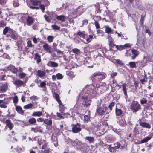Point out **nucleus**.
<instances>
[{
    "mask_svg": "<svg viewBox=\"0 0 153 153\" xmlns=\"http://www.w3.org/2000/svg\"><path fill=\"white\" fill-rule=\"evenodd\" d=\"M106 76V74L104 72H96L92 74L91 78L93 80L97 81H101L104 79Z\"/></svg>",
    "mask_w": 153,
    "mask_h": 153,
    "instance_id": "1",
    "label": "nucleus"
},
{
    "mask_svg": "<svg viewBox=\"0 0 153 153\" xmlns=\"http://www.w3.org/2000/svg\"><path fill=\"white\" fill-rule=\"evenodd\" d=\"M96 112L97 115L102 116L108 114L110 111H109L108 108L107 106H98L96 108Z\"/></svg>",
    "mask_w": 153,
    "mask_h": 153,
    "instance_id": "2",
    "label": "nucleus"
},
{
    "mask_svg": "<svg viewBox=\"0 0 153 153\" xmlns=\"http://www.w3.org/2000/svg\"><path fill=\"white\" fill-rule=\"evenodd\" d=\"M42 0H30L27 4L29 7L32 9H38V6L40 5Z\"/></svg>",
    "mask_w": 153,
    "mask_h": 153,
    "instance_id": "3",
    "label": "nucleus"
},
{
    "mask_svg": "<svg viewBox=\"0 0 153 153\" xmlns=\"http://www.w3.org/2000/svg\"><path fill=\"white\" fill-rule=\"evenodd\" d=\"M84 90L88 95H92L93 94H97L96 87L92 84L86 86Z\"/></svg>",
    "mask_w": 153,
    "mask_h": 153,
    "instance_id": "4",
    "label": "nucleus"
},
{
    "mask_svg": "<svg viewBox=\"0 0 153 153\" xmlns=\"http://www.w3.org/2000/svg\"><path fill=\"white\" fill-rule=\"evenodd\" d=\"M130 109L133 112L136 113L141 108L140 104L137 101H133L131 103Z\"/></svg>",
    "mask_w": 153,
    "mask_h": 153,
    "instance_id": "5",
    "label": "nucleus"
},
{
    "mask_svg": "<svg viewBox=\"0 0 153 153\" xmlns=\"http://www.w3.org/2000/svg\"><path fill=\"white\" fill-rule=\"evenodd\" d=\"M108 85L105 82L102 83L96 87L97 94H100L104 92L107 90Z\"/></svg>",
    "mask_w": 153,
    "mask_h": 153,
    "instance_id": "6",
    "label": "nucleus"
},
{
    "mask_svg": "<svg viewBox=\"0 0 153 153\" xmlns=\"http://www.w3.org/2000/svg\"><path fill=\"white\" fill-rule=\"evenodd\" d=\"M11 99L8 97L4 98L3 100H0V107L1 108H7V105L10 102Z\"/></svg>",
    "mask_w": 153,
    "mask_h": 153,
    "instance_id": "7",
    "label": "nucleus"
},
{
    "mask_svg": "<svg viewBox=\"0 0 153 153\" xmlns=\"http://www.w3.org/2000/svg\"><path fill=\"white\" fill-rule=\"evenodd\" d=\"M82 100L83 104L86 107H88L90 105L91 100L87 95H84L82 97Z\"/></svg>",
    "mask_w": 153,
    "mask_h": 153,
    "instance_id": "8",
    "label": "nucleus"
},
{
    "mask_svg": "<svg viewBox=\"0 0 153 153\" xmlns=\"http://www.w3.org/2000/svg\"><path fill=\"white\" fill-rule=\"evenodd\" d=\"M72 132L73 133H79L81 131L80 126L79 123H77L76 124L72 125Z\"/></svg>",
    "mask_w": 153,
    "mask_h": 153,
    "instance_id": "9",
    "label": "nucleus"
},
{
    "mask_svg": "<svg viewBox=\"0 0 153 153\" xmlns=\"http://www.w3.org/2000/svg\"><path fill=\"white\" fill-rule=\"evenodd\" d=\"M9 36H10L13 39L16 40L18 39L19 35L16 33V32L13 29L11 32H10V34H7L6 36V37H7Z\"/></svg>",
    "mask_w": 153,
    "mask_h": 153,
    "instance_id": "10",
    "label": "nucleus"
},
{
    "mask_svg": "<svg viewBox=\"0 0 153 153\" xmlns=\"http://www.w3.org/2000/svg\"><path fill=\"white\" fill-rule=\"evenodd\" d=\"M43 48L44 50L46 52L51 54V47L46 42L44 43L43 45Z\"/></svg>",
    "mask_w": 153,
    "mask_h": 153,
    "instance_id": "11",
    "label": "nucleus"
},
{
    "mask_svg": "<svg viewBox=\"0 0 153 153\" xmlns=\"http://www.w3.org/2000/svg\"><path fill=\"white\" fill-rule=\"evenodd\" d=\"M26 82L25 81L24 82L22 80L17 79L14 81L13 82V83L15 86L17 87H21L22 86L24 87L25 84L26 83Z\"/></svg>",
    "mask_w": 153,
    "mask_h": 153,
    "instance_id": "12",
    "label": "nucleus"
},
{
    "mask_svg": "<svg viewBox=\"0 0 153 153\" xmlns=\"http://www.w3.org/2000/svg\"><path fill=\"white\" fill-rule=\"evenodd\" d=\"M31 130L35 133L39 132L42 133L43 129L41 126H37L35 128H32Z\"/></svg>",
    "mask_w": 153,
    "mask_h": 153,
    "instance_id": "13",
    "label": "nucleus"
},
{
    "mask_svg": "<svg viewBox=\"0 0 153 153\" xmlns=\"http://www.w3.org/2000/svg\"><path fill=\"white\" fill-rule=\"evenodd\" d=\"M139 123L140 126L142 128H145L150 129L151 128V126L149 123L146 122H142L141 119L139 120Z\"/></svg>",
    "mask_w": 153,
    "mask_h": 153,
    "instance_id": "14",
    "label": "nucleus"
},
{
    "mask_svg": "<svg viewBox=\"0 0 153 153\" xmlns=\"http://www.w3.org/2000/svg\"><path fill=\"white\" fill-rule=\"evenodd\" d=\"M9 70L14 74H16L18 71L17 68H16L14 66L10 65L8 66Z\"/></svg>",
    "mask_w": 153,
    "mask_h": 153,
    "instance_id": "15",
    "label": "nucleus"
},
{
    "mask_svg": "<svg viewBox=\"0 0 153 153\" xmlns=\"http://www.w3.org/2000/svg\"><path fill=\"white\" fill-rule=\"evenodd\" d=\"M34 18L30 16H28L26 19V23L28 26H30L34 22Z\"/></svg>",
    "mask_w": 153,
    "mask_h": 153,
    "instance_id": "16",
    "label": "nucleus"
},
{
    "mask_svg": "<svg viewBox=\"0 0 153 153\" xmlns=\"http://www.w3.org/2000/svg\"><path fill=\"white\" fill-rule=\"evenodd\" d=\"M5 123L6 124V126L9 128L10 130H12L13 128V125L10 120L8 119L6 120L5 121Z\"/></svg>",
    "mask_w": 153,
    "mask_h": 153,
    "instance_id": "17",
    "label": "nucleus"
},
{
    "mask_svg": "<svg viewBox=\"0 0 153 153\" xmlns=\"http://www.w3.org/2000/svg\"><path fill=\"white\" fill-rule=\"evenodd\" d=\"M15 109L17 112L19 114L22 115H23L24 114V111L23 110L22 108L20 106H16Z\"/></svg>",
    "mask_w": 153,
    "mask_h": 153,
    "instance_id": "18",
    "label": "nucleus"
},
{
    "mask_svg": "<svg viewBox=\"0 0 153 153\" xmlns=\"http://www.w3.org/2000/svg\"><path fill=\"white\" fill-rule=\"evenodd\" d=\"M8 88V85L7 83L3 84L0 86V92H5Z\"/></svg>",
    "mask_w": 153,
    "mask_h": 153,
    "instance_id": "19",
    "label": "nucleus"
},
{
    "mask_svg": "<svg viewBox=\"0 0 153 153\" xmlns=\"http://www.w3.org/2000/svg\"><path fill=\"white\" fill-rule=\"evenodd\" d=\"M13 29L10 28V27L7 26L3 29V34L6 36L7 35V33H9V34L11 32Z\"/></svg>",
    "mask_w": 153,
    "mask_h": 153,
    "instance_id": "20",
    "label": "nucleus"
},
{
    "mask_svg": "<svg viewBox=\"0 0 153 153\" xmlns=\"http://www.w3.org/2000/svg\"><path fill=\"white\" fill-rule=\"evenodd\" d=\"M122 86V89L124 95L126 96V98L128 97V95L127 94V88L126 87L127 86V85L126 83H123Z\"/></svg>",
    "mask_w": 153,
    "mask_h": 153,
    "instance_id": "21",
    "label": "nucleus"
},
{
    "mask_svg": "<svg viewBox=\"0 0 153 153\" xmlns=\"http://www.w3.org/2000/svg\"><path fill=\"white\" fill-rule=\"evenodd\" d=\"M131 52L133 55L131 57V59H134L138 56L139 51L135 49H133L131 50Z\"/></svg>",
    "mask_w": 153,
    "mask_h": 153,
    "instance_id": "22",
    "label": "nucleus"
},
{
    "mask_svg": "<svg viewBox=\"0 0 153 153\" xmlns=\"http://www.w3.org/2000/svg\"><path fill=\"white\" fill-rule=\"evenodd\" d=\"M46 74L45 71L39 70L37 71V76L40 78H42L45 77Z\"/></svg>",
    "mask_w": 153,
    "mask_h": 153,
    "instance_id": "23",
    "label": "nucleus"
},
{
    "mask_svg": "<svg viewBox=\"0 0 153 153\" xmlns=\"http://www.w3.org/2000/svg\"><path fill=\"white\" fill-rule=\"evenodd\" d=\"M91 114L90 111H89V113L87 115H85L84 117V122L88 123L91 121Z\"/></svg>",
    "mask_w": 153,
    "mask_h": 153,
    "instance_id": "24",
    "label": "nucleus"
},
{
    "mask_svg": "<svg viewBox=\"0 0 153 153\" xmlns=\"http://www.w3.org/2000/svg\"><path fill=\"white\" fill-rule=\"evenodd\" d=\"M44 123L47 126H51L52 124V121L51 118L47 119L45 118L44 119Z\"/></svg>",
    "mask_w": 153,
    "mask_h": 153,
    "instance_id": "25",
    "label": "nucleus"
},
{
    "mask_svg": "<svg viewBox=\"0 0 153 153\" xmlns=\"http://www.w3.org/2000/svg\"><path fill=\"white\" fill-rule=\"evenodd\" d=\"M56 18L58 21H61V22H63L65 21V16L63 15L59 16L56 15Z\"/></svg>",
    "mask_w": 153,
    "mask_h": 153,
    "instance_id": "26",
    "label": "nucleus"
},
{
    "mask_svg": "<svg viewBox=\"0 0 153 153\" xmlns=\"http://www.w3.org/2000/svg\"><path fill=\"white\" fill-rule=\"evenodd\" d=\"M41 56L39 55L38 53H36L35 54L34 59L37 60L36 63L37 64H39L41 62Z\"/></svg>",
    "mask_w": 153,
    "mask_h": 153,
    "instance_id": "27",
    "label": "nucleus"
},
{
    "mask_svg": "<svg viewBox=\"0 0 153 153\" xmlns=\"http://www.w3.org/2000/svg\"><path fill=\"white\" fill-rule=\"evenodd\" d=\"M53 97L58 103H61L62 102L60 99L59 95L56 92H54Z\"/></svg>",
    "mask_w": 153,
    "mask_h": 153,
    "instance_id": "28",
    "label": "nucleus"
},
{
    "mask_svg": "<svg viewBox=\"0 0 153 153\" xmlns=\"http://www.w3.org/2000/svg\"><path fill=\"white\" fill-rule=\"evenodd\" d=\"M139 130L138 128V125L136 124L135 127L134 128L133 130V135L134 136H136L137 134H138Z\"/></svg>",
    "mask_w": 153,
    "mask_h": 153,
    "instance_id": "29",
    "label": "nucleus"
},
{
    "mask_svg": "<svg viewBox=\"0 0 153 153\" xmlns=\"http://www.w3.org/2000/svg\"><path fill=\"white\" fill-rule=\"evenodd\" d=\"M28 121L30 125H35L36 122V119L34 117L30 118Z\"/></svg>",
    "mask_w": 153,
    "mask_h": 153,
    "instance_id": "30",
    "label": "nucleus"
},
{
    "mask_svg": "<svg viewBox=\"0 0 153 153\" xmlns=\"http://www.w3.org/2000/svg\"><path fill=\"white\" fill-rule=\"evenodd\" d=\"M42 115V113L40 111L34 112L32 116L34 117H40Z\"/></svg>",
    "mask_w": 153,
    "mask_h": 153,
    "instance_id": "31",
    "label": "nucleus"
},
{
    "mask_svg": "<svg viewBox=\"0 0 153 153\" xmlns=\"http://www.w3.org/2000/svg\"><path fill=\"white\" fill-rule=\"evenodd\" d=\"M152 101L149 100L147 104L145 106V108L146 110H150L152 109L151 106L153 104H152Z\"/></svg>",
    "mask_w": 153,
    "mask_h": 153,
    "instance_id": "32",
    "label": "nucleus"
},
{
    "mask_svg": "<svg viewBox=\"0 0 153 153\" xmlns=\"http://www.w3.org/2000/svg\"><path fill=\"white\" fill-rule=\"evenodd\" d=\"M85 139L89 141L90 143H93L94 141V137L91 136H86L85 137Z\"/></svg>",
    "mask_w": 153,
    "mask_h": 153,
    "instance_id": "33",
    "label": "nucleus"
},
{
    "mask_svg": "<svg viewBox=\"0 0 153 153\" xmlns=\"http://www.w3.org/2000/svg\"><path fill=\"white\" fill-rule=\"evenodd\" d=\"M115 112L116 116H120L122 114L123 111L121 109L116 107L115 109Z\"/></svg>",
    "mask_w": 153,
    "mask_h": 153,
    "instance_id": "34",
    "label": "nucleus"
},
{
    "mask_svg": "<svg viewBox=\"0 0 153 153\" xmlns=\"http://www.w3.org/2000/svg\"><path fill=\"white\" fill-rule=\"evenodd\" d=\"M105 32L108 34L111 33L112 34L114 33L113 30L110 28L108 26L105 27Z\"/></svg>",
    "mask_w": 153,
    "mask_h": 153,
    "instance_id": "35",
    "label": "nucleus"
},
{
    "mask_svg": "<svg viewBox=\"0 0 153 153\" xmlns=\"http://www.w3.org/2000/svg\"><path fill=\"white\" fill-rule=\"evenodd\" d=\"M59 104V111L61 112V113H63L64 111L65 107L62 104V102H61V103Z\"/></svg>",
    "mask_w": 153,
    "mask_h": 153,
    "instance_id": "36",
    "label": "nucleus"
},
{
    "mask_svg": "<svg viewBox=\"0 0 153 153\" xmlns=\"http://www.w3.org/2000/svg\"><path fill=\"white\" fill-rule=\"evenodd\" d=\"M151 138V137L150 136H148L146 137L143 139L142 140L140 141V143H143L145 142H148V141L150 140Z\"/></svg>",
    "mask_w": 153,
    "mask_h": 153,
    "instance_id": "37",
    "label": "nucleus"
},
{
    "mask_svg": "<svg viewBox=\"0 0 153 153\" xmlns=\"http://www.w3.org/2000/svg\"><path fill=\"white\" fill-rule=\"evenodd\" d=\"M126 123L125 120L123 119H121L118 122L119 125L121 126L125 125Z\"/></svg>",
    "mask_w": 153,
    "mask_h": 153,
    "instance_id": "38",
    "label": "nucleus"
},
{
    "mask_svg": "<svg viewBox=\"0 0 153 153\" xmlns=\"http://www.w3.org/2000/svg\"><path fill=\"white\" fill-rule=\"evenodd\" d=\"M77 35L78 36L80 37L85 39V34L84 32L79 31L77 32Z\"/></svg>",
    "mask_w": 153,
    "mask_h": 153,
    "instance_id": "39",
    "label": "nucleus"
},
{
    "mask_svg": "<svg viewBox=\"0 0 153 153\" xmlns=\"http://www.w3.org/2000/svg\"><path fill=\"white\" fill-rule=\"evenodd\" d=\"M115 42L113 39H111L108 41V45L109 47H114V46H116V45L115 44Z\"/></svg>",
    "mask_w": 153,
    "mask_h": 153,
    "instance_id": "40",
    "label": "nucleus"
},
{
    "mask_svg": "<svg viewBox=\"0 0 153 153\" xmlns=\"http://www.w3.org/2000/svg\"><path fill=\"white\" fill-rule=\"evenodd\" d=\"M49 63L50 65V66L52 67H57L58 66V63L50 61Z\"/></svg>",
    "mask_w": 153,
    "mask_h": 153,
    "instance_id": "41",
    "label": "nucleus"
},
{
    "mask_svg": "<svg viewBox=\"0 0 153 153\" xmlns=\"http://www.w3.org/2000/svg\"><path fill=\"white\" fill-rule=\"evenodd\" d=\"M140 104L142 105H144L147 103V100L145 98H143L140 99Z\"/></svg>",
    "mask_w": 153,
    "mask_h": 153,
    "instance_id": "42",
    "label": "nucleus"
},
{
    "mask_svg": "<svg viewBox=\"0 0 153 153\" xmlns=\"http://www.w3.org/2000/svg\"><path fill=\"white\" fill-rule=\"evenodd\" d=\"M7 25L6 22L4 20H2L0 21V27H3Z\"/></svg>",
    "mask_w": 153,
    "mask_h": 153,
    "instance_id": "43",
    "label": "nucleus"
},
{
    "mask_svg": "<svg viewBox=\"0 0 153 153\" xmlns=\"http://www.w3.org/2000/svg\"><path fill=\"white\" fill-rule=\"evenodd\" d=\"M33 105L32 103H29L27 104L24 106V108L26 109H29L32 108Z\"/></svg>",
    "mask_w": 153,
    "mask_h": 153,
    "instance_id": "44",
    "label": "nucleus"
},
{
    "mask_svg": "<svg viewBox=\"0 0 153 153\" xmlns=\"http://www.w3.org/2000/svg\"><path fill=\"white\" fill-rule=\"evenodd\" d=\"M116 63H117L118 65L123 66L124 65L123 63L122 62V61L120 60L119 59H117L115 60Z\"/></svg>",
    "mask_w": 153,
    "mask_h": 153,
    "instance_id": "45",
    "label": "nucleus"
},
{
    "mask_svg": "<svg viewBox=\"0 0 153 153\" xmlns=\"http://www.w3.org/2000/svg\"><path fill=\"white\" fill-rule=\"evenodd\" d=\"M129 65L131 68L136 67V64L135 62H131L129 63Z\"/></svg>",
    "mask_w": 153,
    "mask_h": 153,
    "instance_id": "46",
    "label": "nucleus"
},
{
    "mask_svg": "<svg viewBox=\"0 0 153 153\" xmlns=\"http://www.w3.org/2000/svg\"><path fill=\"white\" fill-rule=\"evenodd\" d=\"M44 18L45 19V20L48 22H50L51 20V19L48 16L46 15H44Z\"/></svg>",
    "mask_w": 153,
    "mask_h": 153,
    "instance_id": "47",
    "label": "nucleus"
},
{
    "mask_svg": "<svg viewBox=\"0 0 153 153\" xmlns=\"http://www.w3.org/2000/svg\"><path fill=\"white\" fill-rule=\"evenodd\" d=\"M116 47L117 50L120 51L124 49H125L124 48L123 45H116Z\"/></svg>",
    "mask_w": 153,
    "mask_h": 153,
    "instance_id": "48",
    "label": "nucleus"
},
{
    "mask_svg": "<svg viewBox=\"0 0 153 153\" xmlns=\"http://www.w3.org/2000/svg\"><path fill=\"white\" fill-rule=\"evenodd\" d=\"M18 101V99L17 96V95L15 96L13 98V102L15 106H16V105Z\"/></svg>",
    "mask_w": 153,
    "mask_h": 153,
    "instance_id": "49",
    "label": "nucleus"
},
{
    "mask_svg": "<svg viewBox=\"0 0 153 153\" xmlns=\"http://www.w3.org/2000/svg\"><path fill=\"white\" fill-rule=\"evenodd\" d=\"M115 104V102H112L110 103L108 105V108H109L110 110V111H110V112L112 110V108L114 106Z\"/></svg>",
    "mask_w": 153,
    "mask_h": 153,
    "instance_id": "50",
    "label": "nucleus"
},
{
    "mask_svg": "<svg viewBox=\"0 0 153 153\" xmlns=\"http://www.w3.org/2000/svg\"><path fill=\"white\" fill-rule=\"evenodd\" d=\"M52 28L55 30H59L60 29V27L56 25H51Z\"/></svg>",
    "mask_w": 153,
    "mask_h": 153,
    "instance_id": "51",
    "label": "nucleus"
},
{
    "mask_svg": "<svg viewBox=\"0 0 153 153\" xmlns=\"http://www.w3.org/2000/svg\"><path fill=\"white\" fill-rule=\"evenodd\" d=\"M54 38L53 36H49L47 37V39L49 42H51L53 41Z\"/></svg>",
    "mask_w": 153,
    "mask_h": 153,
    "instance_id": "52",
    "label": "nucleus"
},
{
    "mask_svg": "<svg viewBox=\"0 0 153 153\" xmlns=\"http://www.w3.org/2000/svg\"><path fill=\"white\" fill-rule=\"evenodd\" d=\"M26 76V74L24 73H20L18 75L19 77L21 79L24 78Z\"/></svg>",
    "mask_w": 153,
    "mask_h": 153,
    "instance_id": "53",
    "label": "nucleus"
},
{
    "mask_svg": "<svg viewBox=\"0 0 153 153\" xmlns=\"http://www.w3.org/2000/svg\"><path fill=\"white\" fill-rule=\"evenodd\" d=\"M57 79H61L63 78V76L60 73H57L56 75Z\"/></svg>",
    "mask_w": 153,
    "mask_h": 153,
    "instance_id": "54",
    "label": "nucleus"
},
{
    "mask_svg": "<svg viewBox=\"0 0 153 153\" xmlns=\"http://www.w3.org/2000/svg\"><path fill=\"white\" fill-rule=\"evenodd\" d=\"M93 38V36L91 35H89L88 38L86 39V40L88 43L90 42Z\"/></svg>",
    "mask_w": 153,
    "mask_h": 153,
    "instance_id": "55",
    "label": "nucleus"
},
{
    "mask_svg": "<svg viewBox=\"0 0 153 153\" xmlns=\"http://www.w3.org/2000/svg\"><path fill=\"white\" fill-rule=\"evenodd\" d=\"M46 86V81H43L40 83V85H39V87L41 88L45 87Z\"/></svg>",
    "mask_w": 153,
    "mask_h": 153,
    "instance_id": "56",
    "label": "nucleus"
},
{
    "mask_svg": "<svg viewBox=\"0 0 153 153\" xmlns=\"http://www.w3.org/2000/svg\"><path fill=\"white\" fill-rule=\"evenodd\" d=\"M111 145H110L109 146V148H110L109 149V151L111 152H115L116 149H115V147H111Z\"/></svg>",
    "mask_w": 153,
    "mask_h": 153,
    "instance_id": "57",
    "label": "nucleus"
},
{
    "mask_svg": "<svg viewBox=\"0 0 153 153\" xmlns=\"http://www.w3.org/2000/svg\"><path fill=\"white\" fill-rule=\"evenodd\" d=\"M114 145L115 146H114L115 149H117L120 148V144L119 142H117L115 143L114 144Z\"/></svg>",
    "mask_w": 153,
    "mask_h": 153,
    "instance_id": "58",
    "label": "nucleus"
},
{
    "mask_svg": "<svg viewBox=\"0 0 153 153\" xmlns=\"http://www.w3.org/2000/svg\"><path fill=\"white\" fill-rule=\"evenodd\" d=\"M100 6H98L96 8L95 13H101V10L100 9Z\"/></svg>",
    "mask_w": 153,
    "mask_h": 153,
    "instance_id": "59",
    "label": "nucleus"
},
{
    "mask_svg": "<svg viewBox=\"0 0 153 153\" xmlns=\"http://www.w3.org/2000/svg\"><path fill=\"white\" fill-rule=\"evenodd\" d=\"M7 0H0V5L4 6L7 2Z\"/></svg>",
    "mask_w": 153,
    "mask_h": 153,
    "instance_id": "60",
    "label": "nucleus"
},
{
    "mask_svg": "<svg viewBox=\"0 0 153 153\" xmlns=\"http://www.w3.org/2000/svg\"><path fill=\"white\" fill-rule=\"evenodd\" d=\"M72 52L76 54H78L80 52V51L79 49H77V48H74L72 50Z\"/></svg>",
    "mask_w": 153,
    "mask_h": 153,
    "instance_id": "61",
    "label": "nucleus"
},
{
    "mask_svg": "<svg viewBox=\"0 0 153 153\" xmlns=\"http://www.w3.org/2000/svg\"><path fill=\"white\" fill-rule=\"evenodd\" d=\"M130 49L126 50L125 53V56H130L131 55V53L130 51Z\"/></svg>",
    "mask_w": 153,
    "mask_h": 153,
    "instance_id": "62",
    "label": "nucleus"
},
{
    "mask_svg": "<svg viewBox=\"0 0 153 153\" xmlns=\"http://www.w3.org/2000/svg\"><path fill=\"white\" fill-rule=\"evenodd\" d=\"M94 25L97 29H99L100 28V24L97 21H95Z\"/></svg>",
    "mask_w": 153,
    "mask_h": 153,
    "instance_id": "63",
    "label": "nucleus"
},
{
    "mask_svg": "<svg viewBox=\"0 0 153 153\" xmlns=\"http://www.w3.org/2000/svg\"><path fill=\"white\" fill-rule=\"evenodd\" d=\"M117 74V72H112V73L110 75V77L112 78V79H114L115 76H116Z\"/></svg>",
    "mask_w": 153,
    "mask_h": 153,
    "instance_id": "64",
    "label": "nucleus"
}]
</instances>
